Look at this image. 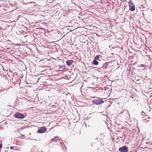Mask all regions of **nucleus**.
Returning a JSON list of instances; mask_svg holds the SVG:
<instances>
[{"label":"nucleus","instance_id":"f257e3e1","mask_svg":"<svg viewBox=\"0 0 152 152\" xmlns=\"http://www.w3.org/2000/svg\"><path fill=\"white\" fill-rule=\"evenodd\" d=\"M95 99L92 101V103L98 105L103 103L104 102L100 98L95 97Z\"/></svg>","mask_w":152,"mask_h":152},{"label":"nucleus","instance_id":"f03ea898","mask_svg":"<svg viewBox=\"0 0 152 152\" xmlns=\"http://www.w3.org/2000/svg\"><path fill=\"white\" fill-rule=\"evenodd\" d=\"M128 150V148L126 146H124L119 148V151L120 152H127Z\"/></svg>","mask_w":152,"mask_h":152},{"label":"nucleus","instance_id":"7ed1b4c3","mask_svg":"<svg viewBox=\"0 0 152 152\" xmlns=\"http://www.w3.org/2000/svg\"><path fill=\"white\" fill-rule=\"evenodd\" d=\"M15 117L18 119H23L24 118L23 115L19 113H16L15 114Z\"/></svg>","mask_w":152,"mask_h":152},{"label":"nucleus","instance_id":"20e7f679","mask_svg":"<svg viewBox=\"0 0 152 152\" xmlns=\"http://www.w3.org/2000/svg\"><path fill=\"white\" fill-rule=\"evenodd\" d=\"M129 4L130 10L131 11H134L135 10V7L132 1H130L129 2Z\"/></svg>","mask_w":152,"mask_h":152},{"label":"nucleus","instance_id":"39448f33","mask_svg":"<svg viewBox=\"0 0 152 152\" xmlns=\"http://www.w3.org/2000/svg\"><path fill=\"white\" fill-rule=\"evenodd\" d=\"M46 131V129L44 127L40 128L37 131V132L39 133H42Z\"/></svg>","mask_w":152,"mask_h":152},{"label":"nucleus","instance_id":"423d86ee","mask_svg":"<svg viewBox=\"0 0 152 152\" xmlns=\"http://www.w3.org/2000/svg\"><path fill=\"white\" fill-rule=\"evenodd\" d=\"M123 113H124V115L126 117L129 115L128 112L126 110H124V109L122 110L121 112L119 113L120 114H122Z\"/></svg>","mask_w":152,"mask_h":152},{"label":"nucleus","instance_id":"0eeeda50","mask_svg":"<svg viewBox=\"0 0 152 152\" xmlns=\"http://www.w3.org/2000/svg\"><path fill=\"white\" fill-rule=\"evenodd\" d=\"M73 62V60H68L66 61V64L68 66H70Z\"/></svg>","mask_w":152,"mask_h":152},{"label":"nucleus","instance_id":"6e6552de","mask_svg":"<svg viewBox=\"0 0 152 152\" xmlns=\"http://www.w3.org/2000/svg\"><path fill=\"white\" fill-rule=\"evenodd\" d=\"M59 139V137L57 136L54 137L53 138H52L51 139V140L52 141H54L55 142L57 141Z\"/></svg>","mask_w":152,"mask_h":152},{"label":"nucleus","instance_id":"1a4fd4ad","mask_svg":"<svg viewBox=\"0 0 152 152\" xmlns=\"http://www.w3.org/2000/svg\"><path fill=\"white\" fill-rule=\"evenodd\" d=\"M93 64L95 65H97L99 63L98 62L95 60H94L93 61Z\"/></svg>","mask_w":152,"mask_h":152},{"label":"nucleus","instance_id":"9d476101","mask_svg":"<svg viewBox=\"0 0 152 152\" xmlns=\"http://www.w3.org/2000/svg\"><path fill=\"white\" fill-rule=\"evenodd\" d=\"M10 148L12 150H15V151H18L16 150V147L11 146L10 147Z\"/></svg>","mask_w":152,"mask_h":152},{"label":"nucleus","instance_id":"9b49d317","mask_svg":"<svg viewBox=\"0 0 152 152\" xmlns=\"http://www.w3.org/2000/svg\"><path fill=\"white\" fill-rule=\"evenodd\" d=\"M31 4H32L31 6L34 7V6H35L36 5L35 4V2H31L30 3Z\"/></svg>","mask_w":152,"mask_h":152},{"label":"nucleus","instance_id":"f8f14e48","mask_svg":"<svg viewBox=\"0 0 152 152\" xmlns=\"http://www.w3.org/2000/svg\"><path fill=\"white\" fill-rule=\"evenodd\" d=\"M99 56L98 55H97L94 58V60H98L99 59Z\"/></svg>","mask_w":152,"mask_h":152},{"label":"nucleus","instance_id":"ddd939ff","mask_svg":"<svg viewBox=\"0 0 152 152\" xmlns=\"http://www.w3.org/2000/svg\"><path fill=\"white\" fill-rule=\"evenodd\" d=\"M2 141L0 140V148H2Z\"/></svg>","mask_w":152,"mask_h":152},{"label":"nucleus","instance_id":"4468645a","mask_svg":"<svg viewBox=\"0 0 152 152\" xmlns=\"http://www.w3.org/2000/svg\"><path fill=\"white\" fill-rule=\"evenodd\" d=\"M144 66V65H143V64H140V65H139V66L140 67H145V66Z\"/></svg>","mask_w":152,"mask_h":152},{"label":"nucleus","instance_id":"2eb2a0df","mask_svg":"<svg viewBox=\"0 0 152 152\" xmlns=\"http://www.w3.org/2000/svg\"><path fill=\"white\" fill-rule=\"evenodd\" d=\"M141 115H142V116H144L145 115V113H144V112H143V111L141 113Z\"/></svg>","mask_w":152,"mask_h":152},{"label":"nucleus","instance_id":"dca6fc26","mask_svg":"<svg viewBox=\"0 0 152 152\" xmlns=\"http://www.w3.org/2000/svg\"><path fill=\"white\" fill-rule=\"evenodd\" d=\"M17 151H15V150H12L11 152H16Z\"/></svg>","mask_w":152,"mask_h":152},{"label":"nucleus","instance_id":"f3484780","mask_svg":"<svg viewBox=\"0 0 152 152\" xmlns=\"http://www.w3.org/2000/svg\"><path fill=\"white\" fill-rule=\"evenodd\" d=\"M144 69H142V70H144Z\"/></svg>","mask_w":152,"mask_h":152}]
</instances>
